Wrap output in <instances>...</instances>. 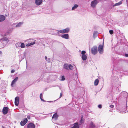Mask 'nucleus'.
<instances>
[{
	"label": "nucleus",
	"mask_w": 128,
	"mask_h": 128,
	"mask_svg": "<svg viewBox=\"0 0 128 128\" xmlns=\"http://www.w3.org/2000/svg\"><path fill=\"white\" fill-rule=\"evenodd\" d=\"M70 29L68 28L64 29L61 30H55L54 31V33L53 34L55 35H58L60 33L62 34H64L68 33L70 31Z\"/></svg>",
	"instance_id": "obj_1"
},
{
	"label": "nucleus",
	"mask_w": 128,
	"mask_h": 128,
	"mask_svg": "<svg viewBox=\"0 0 128 128\" xmlns=\"http://www.w3.org/2000/svg\"><path fill=\"white\" fill-rule=\"evenodd\" d=\"M9 41L8 38L4 37L0 40V48H4Z\"/></svg>",
	"instance_id": "obj_2"
},
{
	"label": "nucleus",
	"mask_w": 128,
	"mask_h": 128,
	"mask_svg": "<svg viewBox=\"0 0 128 128\" xmlns=\"http://www.w3.org/2000/svg\"><path fill=\"white\" fill-rule=\"evenodd\" d=\"M104 42H103L102 45L100 44L98 47V50L100 54H102L104 52Z\"/></svg>",
	"instance_id": "obj_3"
},
{
	"label": "nucleus",
	"mask_w": 128,
	"mask_h": 128,
	"mask_svg": "<svg viewBox=\"0 0 128 128\" xmlns=\"http://www.w3.org/2000/svg\"><path fill=\"white\" fill-rule=\"evenodd\" d=\"M91 52L92 54H96L98 52V48L96 46H94L92 48L91 50Z\"/></svg>",
	"instance_id": "obj_4"
},
{
	"label": "nucleus",
	"mask_w": 128,
	"mask_h": 128,
	"mask_svg": "<svg viewBox=\"0 0 128 128\" xmlns=\"http://www.w3.org/2000/svg\"><path fill=\"white\" fill-rule=\"evenodd\" d=\"M64 68L67 70H71L72 69L73 67L71 64H64Z\"/></svg>",
	"instance_id": "obj_5"
},
{
	"label": "nucleus",
	"mask_w": 128,
	"mask_h": 128,
	"mask_svg": "<svg viewBox=\"0 0 128 128\" xmlns=\"http://www.w3.org/2000/svg\"><path fill=\"white\" fill-rule=\"evenodd\" d=\"M98 2V1L96 0L92 1L91 3V6L93 8L95 7Z\"/></svg>",
	"instance_id": "obj_6"
},
{
	"label": "nucleus",
	"mask_w": 128,
	"mask_h": 128,
	"mask_svg": "<svg viewBox=\"0 0 128 128\" xmlns=\"http://www.w3.org/2000/svg\"><path fill=\"white\" fill-rule=\"evenodd\" d=\"M28 120L26 118H24L20 122V125L22 126H24L25 124L28 122Z\"/></svg>",
	"instance_id": "obj_7"
},
{
	"label": "nucleus",
	"mask_w": 128,
	"mask_h": 128,
	"mask_svg": "<svg viewBox=\"0 0 128 128\" xmlns=\"http://www.w3.org/2000/svg\"><path fill=\"white\" fill-rule=\"evenodd\" d=\"M8 108L6 107H4L2 109V112L4 114H6L8 112Z\"/></svg>",
	"instance_id": "obj_8"
},
{
	"label": "nucleus",
	"mask_w": 128,
	"mask_h": 128,
	"mask_svg": "<svg viewBox=\"0 0 128 128\" xmlns=\"http://www.w3.org/2000/svg\"><path fill=\"white\" fill-rule=\"evenodd\" d=\"M114 128H126V126L124 124L122 125L118 124Z\"/></svg>",
	"instance_id": "obj_9"
},
{
	"label": "nucleus",
	"mask_w": 128,
	"mask_h": 128,
	"mask_svg": "<svg viewBox=\"0 0 128 128\" xmlns=\"http://www.w3.org/2000/svg\"><path fill=\"white\" fill-rule=\"evenodd\" d=\"M111 80L112 82H117L118 80V78L117 76L113 77L112 76Z\"/></svg>",
	"instance_id": "obj_10"
},
{
	"label": "nucleus",
	"mask_w": 128,
	"mask_h": 128,
	"mask_svg": "<svg viewBox=\"0 0 128 128\" xmlns=\"http://www.w3.org/2000/svg\"><path fill=\"white\" fill-rule=\"evenodd\" d=\"M19 97H16L15 98V104L16 106H18L19 102Z\"/></svg>",
	"instance_id": "obj_11"
},
{
	"label": "nucleus",
	"mask_w": 128,
	"mask_h": 128,
	"mask_svg": "<svg viewBox=\"0 0 128 128\" xmlns=\"http://www.w3.org/2000/svg\"><path fill=\"white\" fill-rule=\"evenodd\" d=\"M35 125L32 123H30L28 124L27 126L28 128H34Z\"/></svg>",
	"instance_id": "obj_12"
},
{
	"label": "nucleus",
	"mask_w": 128,
	"mask_h": 128,
	"mask_svg": "<svg viewBox=\"0 0 128 128\" xmlns=\"http://www.w3.org/2000/svg\"><path fill=\"white\" fill-rule=\"evenodd\" d=\"M42 2V0H35V3L38 6L40 5Z\"/></svg>",
	"instance_id": "obj_13"
},
{
	"label": "nucleus",
	"mask_w": 128,
	"mask_h": 128,
	"mask_svg": "<svg viewBox=\"0 0 128 128\" xmlns=\"http://www.w3.org/2000/svg\"><path fill=\"white\" fill-rule=\"evenodd\" d=\"M61 37L63 38L66 39H68L69 38V35L68 34H66L62 35Z\"/></svg>",
	"instance_id": "obj_14"
},
{
	"label": "nucleus",
	"mask_w": 128,
	"mask_h": 128,
	"mask_svg": "<svg viewBox=\"0 0 128 128\" xmlns=\"http://www.w3.org/2000/svg\"><path fill=\"white\" fill-rule=\"evenodd\" d=\"M121 95L126 98L128 96V94L127 92H124L121 93Z\"/></svg>",
	"instance_id": "obj_15"
},
{
	"label": "nucleus",
	"mask_w": 128,
	"mask_h": 128,
	"mask_svg": "<svg viewBox=\"0 0 128 128\" xmlns=\"http://www.w3.org/2000/svg\"><path fill=\"white\" fill-rule=\"evenodd\" d=\"M5 17L4 15H0V22H3L5 19Z\"/></svg>",
	"instance_id": "obj_16"
},
{
	"label": "nucleus",
	"mask_w": 128,
	"mask_h": 128,
	"mask_svg": "<svg viewBox=\"0 0 128 128\" xmlns=\"http://www.w3.org/2000/svg\"><path fill=\"white\" fill-rule=\"evenodd\" d=\"M18 77H16L12 81L11 83V86L12 87L13 86L12 85L15 83L18 80Z\"/></svg>",
	"instance_id": "obj_17"
},
{
	"label": "nucleus",
	"mask_w": 128,
	"mask_h": 128,
	"mask_svg": "<svg viewBox=\"0 0 128 128\" xmlns=\"http://www.w3.org/2000/svg\"><path fill=\"white\" fill-rule=\"evenodd\" d=\"M73 125V126L72 128H79V124L78 122L74 123Z\"/></svg>",
	"instance_id": "obj_18"
},
{
	"label": "nucleus",
	"mask_w": 128,
	"mask_h": 128,
	"mask_svg": "<svg viewBox=\"0 0 128 128\" xmlns=\"http://www.w3.org/2000/svg\"><path fill=\"white\" fill-rule=\"evenodd\" d=\"M89 126L90 128H94L95 127V125L92 122H91L89 124Z\"/></svg>",
	"instance_id": "obj_19"
},
{
	"label": "nucleus",
	"mask_w": 128,
	"mask_h": 128,
	"mask_svg": "<svg viewBox=\"0 0 128 128\" xmlns=\"http://www.w3.org/2000/svg\"><path fill=\"white\" fill-rule=\"evenodd\" d=\"M51 65L46 64V69L48 70H50L51 68Z\"/></svg>",
	"instance_id": "obj_20"
},
{
	"label": "nucleus",
	"mask_w": 128,
	"mask_h": 128,
	"mask_svg": "<svg viewBox=\"0 0 128 128\" xmlns=\"http://www.w3.org/2000/svg\"><path fill=\"white\" fill-rule=\"evenodd\" d=\"M23 24V23L22 22H20L17 24L16 26V28H18L20 27Z\"/></svg>",
	"instance_id": "obj_21"
},
{
	"label": "nucleus",
	"mask_w": 128,
	"mask_h": 128,
	"mask_svg": "<svg viewBox=\"0 0 128 128\" xmlns=\"http://www.w3.org/2000/svg\"><path fill=\"white\" fill-rule=\"evenodd\" d=\"M99 82V80L98 79H96L94 82V84L95 86L97 85Z\"/></svg>",
	"instance_id": "obj_22"
},
{
	"label": "nucleus",
	"mask_w": 128,
	"mask_h": 128,
	"mask_svg": "<svg viewBox=\"0 0 128 128\" xmlns=\"http://www.w3.org/2000/svg\"><path fill=\"white\" fill-rule=\"evenodd\" d=\"M82 58L83 60L84 61L86 60L87 59V56L86 55H82Z\"/></svg>",
	"instance_id": "obj_23"
},
{
	"label": "nucleus",
	"mask_w": 128,
	"mask_h": 128,
	"mask_svg": "<svg viewBox=\"0 0 128 128\" xmlns=\"http://www.w3.org/2000/svg\"><path fill=\"white\" fill-rule=\"evenodd\" d=\"M127 107V106H126V107H125V106L124 107V110H120V112L121 113H126V112H124L126 111V108Z\"/></svg>",
	"instance_id": "obj_24"
},
{
	"label": "nucleus",
	"mask_w": 128,
	"mask_h": 128,
	"mask_svg": "<svg viewBox=\"0 0 128 128\" xmlns=\"http://www.w3.org/2000/svg\"><path fill=\"white\" fill-rule=\"evenodd\" d=\"M78 6V5L77 4H76L74 5V6H73L72 8V10H73L76 9Z\"/></svg>",
	"instance_id": "obj_25"
},
{
	"label": "nucleus",
	"mask_w": 128,
	"mask_h": 128,
	"mask_svg": "<svg viewBox=\"0 0 128 128\" xmlns=\"http://www.w3.org/2000/svg\"><path fill=\"white\" fill-rule=\"evenodd\" d=\"M20 47L22 48H24L25 47V45L24 43L21 42Z\"/></svg>",
	"instance_id": "obj_26"
},
{
	"label": "nucleus",
	"mask_w": 128,
	"mask_h": 128,
	"mask_svg": "<svg viewBox=\"0 0 128 128\" xmlns=\"http://www.w3.org/2000/svg\"><path fill=\"white\" fill-rule=\"evenodd\" d=\"M58 118V116L56 114H54L52 117V118H54L55 119H56Z\"/></svg>",
	"instance_id": "obj_27"
},
{
	"label": "nucleus",
	"mask_w": 128,
	"mask_h": 128,
	"mask_svg": "<svg viewBox=\"0 0 128 128\" xmlns=\"http://www.w3.org/2000/svg\"><path fill=\"white\" fill-rule=\"evenodd\" d=\"M84 121L82 117L81 118V120L79 122V125H81L83 123Z\"/></svg>",
	"instance_id": "obj_28"
},
{
	"label": "nucleus",
	"mask_w": 128,
	"mask_h": 128,
	"mask_svg": "<svg viewBox=\"0 0 128 128\" xmlns=\"http://www.w3.org/2000/svg\"><path fill=\"white\" fill-rule=\"evenodd\" d=\"M20 43H21V42H18L16 44V48H17L19 47H20Z\"/></svg>",
	"instance_id": "obj_29"
},
{
	"label": "nucleus",
	"mask_w": 128,
	"mask_h": 128,
	"mask_svg": "<svg viewBox=\"0 0 128 128\" xmlns=\"http://www.w3.org/2000/svg\"><path fill=\"white\" fill-rule=\"evenodd\" d=\"M122 3V2L121 1L115 4L114 6H119Z\"/></svg>",
	"instance_id": "obj_30"
},
{
	"label": "nucleus",
	"mask_w": 128,
	"mask_h": 128,
	"mask_svg": "<svg viewBox=\"0 0 128 128\" xmlns=\"http://www.w3.org/2000/svg\"><path fill=\"white\" fill-rule=\"evenodd\" d=\"M51 61L50 58H48L47 60H46V63H49Z\"/></svg>",
	"instance_id": "obj_31"
},
{
	"label": "nucleus",
	"mask_w": 128,
	"mask_h": 128,
	"mask_svg": "<svg viewBox=\"0 0 128 128\" xmlns=\"http://www.w3.org/2000/svg\"><path fill=\"white\" fill-rule=\"evenodd\" d=\"M98 33V32L97 31H94L93 34L94 36V37L95 36H96Z\"/></svg>",
	"instance_id": "obj_32"
},
{
	"label": "nucleus",
	"mask_w": 128,
	"mask_h": 128,
	"mask_svg": "<svg viewBox=\"0 0 128 128\" xmlns=\"http://www.w3.org/2000/svg\"><path fill=\"white\" fill-rule=\"evenodd\" d=\"M86 52L84 50L82 51L81 52V54L82 55H86L85 54L86 53Z\"/></svg>",
	"instance_id": "obj_33"
},
{
	"label": "nucleus",
	"mask_w": 128,
	"mask_h": 128,
	"mask_svg": "<svg viewBox=\"0 0 128 128\" xmlns=\"http://www.w3.org/2000/svg\"><path fill=\"white\" fill-rule=\"evenodd\" d=\"M109 33L111 34H112L114 32L112 30H109Z\"/></svg>",
	"instance_id": "obj_34"
},
{
	"label": "nucleus",
	"mask_w": 128,
	"mask_h": 128,
	"mask_svg": "<svg viewBox=\"0 0 128 128\" xmlns=\"http://www.w3.org/2000/svg\"><path fill=\"white\" fill-rule=\"evenodd\" d=\"M35 43V42H32L30 44V45L31 46L34 45Z\"/></svg>",
	"instance_id": "obj_35"
},
{
	"label": "nucleus",
	"mask_w": 128,
	"mask_h": 128,
	"mask_svg": "<svg viewBox=\"0 0 128 128\" xmlns=\"http://www.w3.org/2000/svg\"><path fill=\"white\" fill-rule=\"evenodd\" d=\"M65 80V78L64 76H62V79L61 80L64 81Z\"/></svg>",
	"instance_id": "obj_36"
},
{
	"label": "nucleus",
	"mask_w": 128,
	"mask_h": 128,
	"mask_svg": "<svg viewBox=\"0 0 128 128\" xmlns=\"http://www.w3.org/2000/svg\"><path fill=\"white\" fill-rule=\"evenodd\" d=\"M30 64H26V68L28 69L29 70L30 68H28V66H29Z\"/></svg>",
	"instance_id": "obj_37"
},
{
	"label": "nucleus",
	"mask_w": 128,
	"mask_h": 128,
	"mask_svg": "<svg viewBox=\"0 0 128 128\" xmlns=\"http://www.w3.org/2000/svg\"><path fill=\"white\" fill-rule=\"evenodd\" d=\"M98 107L99 108H102V105L101 104H99L98 105Z\"/></svg>",
	"instance_id": "obj_38"
},
{
	"label": "nucleus",
	"mask_w": 128,
	"mask_h": 128,
	"mask_svg": "<svg viewBox=\"0 0 128 128\" xmlns=\"http://www.w3.org/2000/svg\"><path fill=\"white\" fill-rule=\"evenodd\" d=\"M110 107L112 108L114 107V106L113 105L111 104L110 106Z\"/></svg>",
	"instance_id": "obj_39"
},
{
	"label": "nucleus",
	"mask_w": 128,
	"mask_h": 128,
	"mask_svg": "<svg viewBox=\"0 0 128 128\" xmlns=\"http://www.w3.org/2000/svg\"><path fill=\"white\" fill-rule=\"evenodd\" d=\"M30 46V43L26 45V46Z\"/></svg>",
	"instance_id": "obj_40"
},
{
	"label": "nucleus",
	"mask_w": 128,
	"mask_h": 128,
	"mask_svg": "<svg viewBox=\"0 0 128 128\" xmlns=\"http://www.w3.org/2000/svg\"><path fill=\"white\" fill-rule=\"evenodd\" d=\"M15 71L14 70H12L11 71V73H14V72Z\"/></svg>",
	"instance_id": "obj_41"
},
{
	"label": "nucleus",
	"mask_w": 128,
	"mask_h": 128,
	"mask_svg": "<svg viewBox=\"0 0 128 128\" xmlns=\"http://www.w3.org/2000/svg\"><path fill=\"white\" fill-rule=\"evenodd\" d=\"M41 100L42 101L44 102H46V101L44 100L43 99H42V98H40Z\"/></svg>",
	"instance_id": "obj_42"
},
{
	"label": "nucleus",
	"mask_w": 128,
	"mask_h": 128,
	"mask_svg": "<svg viewBox=\"0 0 128 128\" xmlns=\"http://www.w3.org/2000/svg\"><path fill=\"white\" fill-rule=\"evenodd\" d=\"M27 118L28 119H30V117L29 116H27Z\"/></svg>",
	"instance_id": "obj_43"
},
{
	"label": "nucleus",
	"mask_w": 128,
	"mask_h": 128,
	"mask_svg": "<svg viewBox=\"0 0 128 128\" xmlns=\"http://www.w3.org/2000/svg\"><path fill=\"white\" fill-rule=\"evenodd\" d=\"M125 56H126V57H128V54H125Z\"/></svg>",
	"instance_id": "obj_44"
},
{
	"label": "nucleus",
	"mask_w": 128,
	"mask_h": 128,
	"mask_svg": "<svg viewBox=\"0 0 128 128\" xmlns=\"http://www.w3.org/2000/svg\"><path fill=\"white\" fill-rule=\"evenodd\" d=\"M44 58L46 60H47V59L48 58L46 56H45Z\"/></svg>",
	"instance_id": "obj_45"
},
{
	"label": "nucleus",
	"mask_w": 128,
	"mask_h": 128,
	"mask_svg": "<svg viewBox=\"0 0 128 128\" xmlns=\"http://www.w3.org/2000/svg\"><path fill=\"white\" fill-rule=\"evenodd\" d=\"M62 96V93H60V98Z\"/></svg>",
	"instance_id": "obj_46"
},
{
	"label": "nucleus",
	"mask_w": 128,
	"mask_h": 128,
	"mask_svg": "<svg viewBox=\"0 0 128 128\" xmlns=\"http://www.w3.org/2000/svg\"><path fill=\"white\" fill-rule=\"evenodd\" d=\"M33 40L32 39H29L28 40H27L29 42V40Z\"/></svg>",
	"instance_id": "obj_47"
},
{
	"label": "nucleus",
	"mask_w": 128,
	"mask_h": 128,
	"mask_svg": "<svg viewBox=\"0 0 128 128\" xmlns=\"http://www.w3.org/2000/svg\"><path fill=\"white\" fill-rule=\"evenodd\" d=\"M40 98H42V94H40Z\"/></svg>",
	"instance_id": "obj_48"
},
{
	"label": "nucleus",
	"mask_w": 128,
	"mask_h": 128,
	"mask_svg": "<svg viewBox=\"0 0 128 128\" xmlns=\"http://www.w3.org/2000/svg\"><path fill=\"white\" fill-rule=\"evenodd\" d=\"M126 3L127 5L128 6V0H126Z\"/></svg>",
	"instance_id": "obj_49"
},
{
	"label": "nucleus",
	"mask_w": 128,
	"mask_h": 128,
	"mask_svg": "<svg viewBox=\"0 0 128 128\" xmlns=\"http://www.w3.org/2000/svg\"><path fill=\"white\" fill-rule=\"evenodd\" d=\"M51 102V101H48V102Z\"/></svg>",
	"instance_id": "obj_50"
},
{
	"label": "nucleus",
	"mask_w": 128,
	"mask_h": 128,
	"mask_svg": "<svg viewBox=\"0 0 128 128\" xmlns=\"http://www.w3.org/2000/svg\"><path fill=\"white\" fill-rule=\"evenodd\" d=\"M2 128H4V127L3 126H2Z\"/></svg>",
	"instance_id": "obj_51"
},
{
	"label": "nucleus",
	"mask_w": 128,
	"mask_h": 128,
	"mask_svg": "<svg viewBox=\"0 0 128 128\" xmlns=\"http://www.w3.org/2000/svg\"><path fill=\"white\" fill-rule=\"evenodd\" d=\"M1 52H1V51H0V53H1Z\"/></svg>",
	"instance_id": "obj_52"
},
{
	"label": "nucleus",
	"mask_w": 128,
	"mask_h": 128,
	"mask_svg": "<svg viewBox=\"0 0 128 128\" xmlns=\"http://www.w3.org/2000/svg\"><path fill=\"white\" fill-rule=\"evenodd\" d=\"M18 68H17V69H18Z\"/></svg>",
	"instance_id": "obj_53"
}]
</instances>
